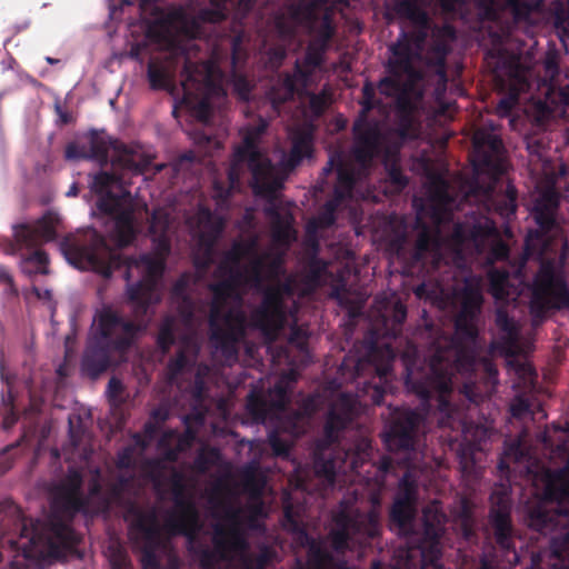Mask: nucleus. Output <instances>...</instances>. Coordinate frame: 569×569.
I'll use <instances>...</instances> for the list:
<instances>
[{
  "instance_id": "28",
  "label": "nucleus",
  "mask_w": 569,
  "mask_h": 569,
  "mask_svg": "<svg viewBox=\"0 0 569 569\" xmlns=\"http://www.w3.org/2000/svg\"><path fill=\"white\" fill-rule=\"evenodd\" d=\"M418 79L383 77L375 88L381 96L395 99L396 113L413 114L416 103L411 99V93Z\"/></svg>"
},
{
  "instance_id": "35",
  "label": "nucleus",
  "mask_w": 569,
  "mask_h": 569,
  "mask_svg": "<svg viewBox=\"0 0 569 569\" xmlns=\"http://www.w3.org/2000/svg\"><path fill=\"white\" fill-rule=\"evenodd\" d=\"M313 152V136L308 130H296L291 134V148L284 153L281 163L286 171L295 170L303 159L310 158Z\"/></svg>"
},
{
  "instance_id": "46",
  "label": "nucleus",
  "mask_w": 569,
  "mask_h": 569,
  "mask_svg": "<svg viewBox=\"0 0 569 569\" xmlns=\"http://www.w3.org/2000/svg\"><path fill=\"white\" fill-rule=\"evenodd\" d=\"M326 451L315 448L313 468L318 477L333 483L336 480V461L332 458H327Z\"/></svg>"
},
{
  "instance_id": "19",
  "label": "nucleus",
  "mask_w": 569,
  "mask_h": 569,
  "mask_svg": "<svg viewBox=\"0 0 569 569\" xmlns=\"http://www.w3.org/2000/svg\"><path fill=\"white\" fill-rule=\"evenodd\" d=\"M396 359V351L390 345H372L363 361L375 372L378 382L366 383V392L370 396L371 402L380 406L385 395L391 388L392 366Z\"/></svg>"
},
{
  "instance_id": "61",
  "label": "nucleus",
  "mask_w": 569,
  "mask_h": 569,
  "mask_svg": "<svg viewBox=\"0 0 569 569\" xmlns=\"http://www.w3.org/2000/svg\"><path fill=\"white\" fill-rule=\"evenodd\" d=\"M274 283L264 288L263 292H270V290L276 293L279 298V305H283V296H291L293 293V281L291 278L286 279L284 281L272 280Z\"/></svg>"
},
{
  "instance_id": "15",
  "label": "nucleus",
  "mask_w": 569,
  "mask_h": 569,
  "mask_svg": "<svg viewBox=\"0 0 569 569\" xmlns=\"http://www.w3.org/2000/svg\"><path fill=\"white\" fill-rule=\"evenodd\" d=\"M183 69L181 70V87L184 100L201 94L217 99H224L227 91L222 83L223 73L211 60L192 61L182 54Z\"/></svg>"
},
{
  "instance_id": "60",
  "label": "nucleus",
  "mask_w": 569,
  "mask_h": 569,
  "mask_svg": "<svg viewBox=\"0 0 569 569\" xmlns=\"http://www.w3.org/2000/svg\"><path fill=\"white\" fill-rule=\"evenodd\" d=\"M268 443L274 456L286 457L289 455L290 445L283 439L278 430H271L268 435Z\"/></svg>"
},
{
  "instance_id": "27",
  "label": "nucleus",
  "mask_w": 569,
  "mask_h": 569,
  "mask_svg": "<svg viewBox=\"0 0 569 569\" xmlns=\"http://www.w3.org/2000/svg\"><path fill=\"white\" fill-rule=\"evenodd\" d=\"M393 11L400 18L409 20L413 26L411 31H402L400 34H405L416 50L422 49L430 30V19L427 12L419 7L416 0H397L393 4Z\"/></svg>"
},
{
  "instance_id": "8",
  "label": "nucleus",
  "mask_w": 569,
  "mask_h": 569,
  "mask_svg": "<svg viewBox=\"0 0 569 569\" xmlns=\"http://www.w3.org/2000/svg\"><path fill=\"white\" fill-rule=\"evenodd\" d=\"M559 206V196L553 190L542 192L535 200L530 214L536 227L529 229L525 238V251L528 256L542 259L567 244Z\"/></svg>"
},
{
  "instance_id": "7",
  "label": "nucleus",
  "mask_w": 569,
  "mask_h": 569,
  "mask_svg": "<svg viewBox=\"0 0 569 569\" xmlns=\"http://www.w3.org/2000/svg\"><path fill=\"white\" fill-rule=\"evenodd\" d=\"M268 126L269 122L259 117L257 123L243 129L242 142L234 149L233 164L248 167L254 194L274 198L276 192L283 188L286 177L260 149L261 138Z\"/></svg>"
},
{
  "instance_id": "45",
  "label": "nucleus",
  "mask_w": 569,
  "mask_h": 569,
  "mask_svg": "<svg viewBox=\"0 0 569 569\" xmlns=\"http://www.w3.org/2000/svg\"><path fill=\"white\" fill-rule=\"evenodd\" d=\"M317 9V0H300L288 6V13L295 22L302 23L315 20Z\"/></svg>"
},
{
  "instance_id": "21",
  "label": "nucleus",
  "mask_w": 569,
  "mask_h": 569,
  "mask_svg": "<svg viewBox=\"0 0 569 569\" xmlns=\"http://www.w3.org/2000/svg\"><path fill=\"white\" fill-rule=\"evenodd\" d=\"M289 388L284 379L278 380L267 392L252 389L247 396L246 410L253 422L264 421L277 413L282 412L289 402Z\"/></svg>"
},
{
  "instance_id": "52",
  "label": "nucleus",
  "mask_w": 569,
  "mask_h": 569,
  "mask_svg": "<svg viewBox=\"0 0 569 569\" xmlns=\"http://www.w3.org/2000/svg\"><path fill=\"white\" fill-rule=\"evenodd\" d=\"M395 133L402 140H410L417 137L413 114L396 113Z\"/></svg>"
},
{
  "instance_id": "40",
  "label": "nucleus",
  "mask_w": 569,
  "mask_h": 569,
  "mask_svg": "<svg viewBox=\"0 0 569 569\" xmlns=\"http://www.w3.org/2000/svg\"><path fill=\"white\" fill-rule=\"evenodd\" d=\"M518 190L508 181L503 191L497 192L490 199L493 211L502 219L509 220L516 216L518 209Z\"/></svg>"
},
{
  "instance_id": "63",
  "label": "nucleus",
  "mask_w": 569,
  "mask_h": 569,
  "mask_svg": "<svg viewBox=\"0 0 569 569\" xmlns=\"http://www.w3.org/2000/svg\"><path fill=\"white\" fill-rule=\"evenodd\" d=\"M545 78H547L551 86L556 82L560 73L558 56L556 52L549 51L543 60Z\"/></svg>"
},
{
  "instance_id": "18",
  "label": "nucleus",
  "mask_w": 569,
  "mask_h": 569,
  "mask_svg": "<svg viewBox=\"0 0 569 569\" xmlns=\"http://www.w3.org/2000/svg\"><path fill=\"white\" fill-rule=\"evenodd\" d=\"M425 417L410 408H397L385 431V443L389 451H410L415 449L417 432Z\"/></svg>"
},
{
  "instance_id": "17",
  "label": "nucleus",
  "mask_w": 569,
  "mask_h": 569,
  "mask_svg": "<svg viewBox=\"0 0 569 569\" xmlns=\"http://www.w3.org/2000/svg\"><path fill=\"white\" fill-rule=\"evenodd\" d=\"M174 510L164 522V529L170 536H184L192 541L200 530L199 513L196 505L186 497L183 476L174 471L170 479Z\"/></svg>"
},
{
  "instance_id": "58",
  "label": "nucleus",
  "mask_w": 569,
  "mask_h": 569,
  "mask_svg": "<svg viewBox=\"0 0 569 569\" xmlns=\"http://www.w3.org/2000/svg\"><path fill=\"white\" fill-rule=\"evenodd\" d=\"M327 48L318 43H310L307 48L303 64L311 69L320 67L323 62V56Z\"/></svg>"
},
{
  "instance_id": "64",
  "label": "nucleus",
  "mask_w": 569,
  "mask_h": 569,
  "mask_svg": "<svg viewBox=\"0 0 569 569\" xmlns=\"http://www.w3.org/2000/svg\"><path fill=\"white\" fill-rule=\"evenodd\" d=\"M178 313L181 317L184 325L190 326L194 321V302L191 297H184L178 299Z\"/></svg>"
},
{
  "instance_id": "32",
  "label": "nucleus",
  "mask_w": 569,
  "mask_h": 569,
  "mask_svg": "<svg viewBox=\"0 0 569 569\" xmlns=\"http://www.w3.org/2000/svg\"><path fill=\"white\" fill-rule=\"evenodd\" d=\"M483 17L490 21H498L505 11H510L515 21H525L529 18L532 6L526 0H476Z\"/></svg>"
},
{
  "instance_id": "57",
  "label": "nucleus",
  "mask_w": 569,
  "mask_h": 569,
  "mask_svg": "<svg viewBox=\"0 0 569 569\" xmlns=\"http://www.w3.org/2000/svg\"><path fill=\"white\" fill-rule=\"evenodd\" d=\"M330 410L336 411L339 416L347 417L348 421L351 422L356 412V401L351 396L343 393Z\"/></svg>"
},
{
  "instance_id": "62",
  "label": "nucleus",
  "mask_w": 569,
  "mask_h": 569,
  "mask_svg": "<svg viewBox=\"0 0 569 569\" xmlns=\"http://www.w3.org/2000/svg\"><path fill=\"white\" fill-rule=\"evenodd\" d=\"M231 64L237 68L247 58V52L243 48V33L240 32L231 39Z\"/></svg>"
},
{
  "instance_id": "22",
  "label": "nucleus",
  "mask_w": 569,
  "mask_h": 569,
  "mask_svg": "<svg viewBox=\"0 0 569 569\" xmlns=\"http://www.w3.org/2000/svg\"><path fill=\"white\" fill-rule=\"evenodd\" d=\"M475 166L487 172L505 171V146L500 136L487 128H479L472 136Z\"/></svg>"
},
{
  "instance_id": "30",
  "label": "nucleus",
  "mask_w": 569,
  "mask_h": 569,
  "mask_svg": "<svg viewBox=\"0 0 569 569\" xmlns=\"http://www.w3.org/2000/svg\"><path fill=\"white\" fill-rule=\"evenodd\" d=\"M389 51L391 57L386 63L387 77L420 78L413 66L416 52L405 34H400L397 41L389 46Z\"/></svg>"
},
{
  "instance_id": "36",
  "label": "nucleus",
  "mask_w": 569,
  "mask_h": 569,
  "mask_svg": "<svg viewBox=\"0 0 569 569\" xmlns=\"http://www.w3.org/2000/svg\"><path fill=\"white\" fill-rule=\"evenodd\" d=\"M140 7L143 12L150 10V23L159 24L164 30L184 24L188 20V14L182 7L162 8L156 3H150V0H142Z\"/></svg>"
},
{
  "instance_id": "48",
  "label": "nucleus",
  "mask_w": 569,
  "mask_h": 569,
  "mask_svg": "<svg viewBox=\"0 0 569 569\" xmlns=\"http://www.w3.org/2000/svg\"><path fill=\"white\" fill-rule=\"evenodd\" d=\"M496 326L501 332V339L508 343H513L518 339V328L513 319L503 309L496 312Z\"/></svg>"
},
{
  "instance_id": "2",
  "label": "nucleus",
  "mask_w": 569,
  "mask_h": 569,
  "mask_svg": "<svg viewBox=\"0 0 569 569\" xmlns=\"http://www.w3.org/2000/svg\"><path fill=\"white\" fill-rule=\"evenodd\" d=\"M168 226L169 219L163 210H153L150 231L159 234L152 240V252L138 257L123 256L118 249L111 248L104 236L96 230L90 234L89 244L82 246L64 238L60 242V249L74 267L90 269L104 278H110L116 270L124 268L128 301L137 317H144L149 308L160 300L157 288L171 251L170 240L164 234Z\"/></svg>"
},
{
  "instance_id": "31",
  "label": "nucleus",
  "mask_w": 569,
  "mask_h": 569,
  "mask_svg": "<svg viewBox=\"0 0 569 569\" xmlns=\"http://www.w3.org/2000/svg\"><path fill=\"white\" fill-rule=\"evenodd\" d=\"M244 273L247 282L261 288L264 280H279L286 274L284 257L282 253L254 257Z\"/></svg>"
},
{
  "instance_id": "44",
  "label": "nucleus",
  "mask_w": 569,
  "mask_h": 569,
  "mask_svg": "<svg viewBox=\"0 0 569 569\" xmlns=\"http://www.w3.org/2000/svg\"><path fill=\"white\" fill-rule=\"evenodd\" d=\"M189 347L190 341L186 339L182 346L178 349L176 356L168 361L166 367V377L169 383L176 382L184 369L191 366V361L188 356Z\"/></svg>"
},
{
  "instance_id": "23",
  "label": "nucleus",
  "mask_w": 569,
  "mask_h": 569,
  "mask_svg": "<svg viewBox=\"0 0 569 569\" xmlns=\"http://www.w3.org/2000/svg\"><path fill=\"white\" fill-rule=\"evenodd\" d=\"M482 303L483 296L480 289L466 286L461 293L460 309L455 319L456 338L461 342H476Z\"/></svg>"
},
{
  "instance_id": "39",
  "label": "nucleus",
  "mask_w": 569,
  "mask_h": 569,
  "mask_svg": "<svg viewBox=\"0 0 569 569\" xmlns=\"http://www.w3.org/2000/svg\"><path fill=\"white\" fill-rule=\"evenodd\" d=\"M350 423L347 417L329 410L323 426V435L316 441L318 450H329L332 445L339 442L340 432Z\"/></svg>"
},
{
  "instance_id": "16",
  "label": "nucleus",
  "mask_w": 569,
  "mask_h": 569,
  "mask_svg": "<svg viewBox=\"0 0 569 569\" xmlns=\"http://www.w3.org/2000/svg\"><path fill=\"white\" fill-rule=\"evenodd\" d=\"M283 528L293 535V541L307 549L306 569H330L335 558L322 539L310 536L299 509L287 502L283 507Z\"/></svg>"
},
{
  "instance_id": "12",
  "label": "nucleus",
  "mask_w": 569,
  "mask_h": 569,
  "mask_svg": "<svg viewBox=\"0 0 569 569\" xmlns=\"http://www.w3.org/2000/svg\"><path fill=\"white\" fill-rule=\"evenodd\" d=\"M88 157L101 167L109 161L113 169L143 174L152 164L153 157L141 149L128 146L112 137L92 131L89 137Z\"/></svg>"
},
{
  "instance_id": "54",
  "label": "nucleus",
  "mask_w": 569,
  "mask_h": 569,
  "mask_svg": "<svg viewBox=\"0 0 569 569\" xmlns=\"http://www.w3.org/2000/svg\"><path fill=\"white\" fill-rule=\"evenodd\" d=\"M221 459V452L218 448L209 447L200 450L194 459V466L197 470L204 472L209 468L219 463Z\"/></svg>"
},
{
  "instance_id": "53",
  "label": "nucleus",
  "mask_w": 569,
  "mask_h": 569,
  "mask_svg": "<svg viewBox=\"0 0 569 569\" xmlns=\"http://www.w3.org/2000/svg\"><path fill=\"white\" fill-rule=\"evenodd\" d=\"M124 391V386L120 379L112 377L109 380L106 393L112 408L119 409L127 402Z\"/></svg>"
},
{
  "instance_id": "26",
  "label": "nucleus",
  "mask_w": 569,
  "mask_h": 569,
  "mask_svg": "<svg viewBox=\"0 0 569 569\" xmlns=\"http://www.w3.org/2000/svg\"><path fill=\"white\" fill-rule=\"evenodd\" d=\"M130 482L131 478L123 475H119L114 480L107 482L104 493L100 498V503L98 508H94V515H107L114 506L124 508L123 519L129 522L131 540L137 542L138 538H140L139 532L131 530V523L136 518L128 513V508L131 503H134L139 508L141 507L134 500L124 498L126 490L130 486Z\"/></svg>"
},
{
  "instance_id": "20",
  "label": "nucleus",
  "mask_w": 569,
  "mask_h": 569,
  "mask_svg": "<svg viewBox=\"0 0 569 569\" xmlns=\"http://www.w3.org/2000/svg\"><path fill=\"white\" fill-rule=\"evenodd\" d=\"M568 292L565 282L557 278L550 263H542L533 280L531 311L543 313L557 303H566Z\"/></svg>"
},
{
  "instance_id": "50",
  "label": "nucleus",
  "mask_w": 569,
  "mask_h": 569,
  "mask_svg": "<svg viewBox=\"0 0 569 569\" xmlns=\"http://www.w3.org/2000/svg\"><path fill=\"white\" fill-rule=\"evenodd\" d=\"M387 180L389 188L393 193L402 192L409 183L408 177L402 172L401 168L396 161L387 164Z\"/></svg>"
},
{
  "instance_id": "59",
  "label": "nucleus",
  "mask_w": 569,
  "mask_h": 569,
  "mask_svg": "<svg viewBox=\"0 0 569 569\" xmlns=\"http://www.w3.org/2000/svg\"><path fill=\"white\" fill-rule=\"evenodd\" d=\"M491 291L496 297L505 293V288L509 281V272L505 270H492L489 273Z\"/></svg>"
},
{
  "instance_id": "47",
  "label": "nucleus",
  "mask_w": 569,
  "mask_h": 569,
  "mask_svg": "<svg viewBox=\"0 0 569 569\" xmlns=\"http://www.w3.org/2000/svg\"><path fill=\"white\" fill-rule=\"evenodd\" d=\"M249 246L243 244L241 242H234L231 250L226 252L223 260L220 262L218 267V272L220 274L229 273V268L239 269V264L241 259L249 253Z\"/></svg>"
},
{
  "instance_id": "29",
  "label": "nucleus",
  "mask_w": 569,
  "mask_h": 569,
  "mask_svg": "<svg viewBox=\"0 0 569 569\" xmlns=\"http://www.w3.org/2000/svg\"><path fill=\"white\" fill-rule=\"evenodd\" d=\"M99 171L92 178L91 189L98 194L96 207L100 213L113 212L122 201V197L112 192V187L122 188L124 180L122 174L117 172Z\"/></svg>"
},
{
  "instance_id": "43",
  "label": "nucleus",
  "mask_w": 569,
  "mask_h": 569,
  "mask_svg": "<svg viewBox=\"0 0 569 569\" xmlns=\"http://www.w3.org/2000/svg\"><path fill=\"white\" fill-rule=\"evenodd\" d=\"M342 201L331 197L320 208L318 214L312 218L307 226L309 232H315L321 229L331 228L337 220V211L341 206Z\"/></svg>"
},
{
  "instance_id": "37",
  "label": "nucleus",
  "mask_w": 569,
  "mask_h": 569,
  "mask_svg": "<svg viewBox=\"0 0 569 569\" xmlns=\"http://www.w3.org/2000/svg\"><path fill=\"white\" fill-rule=\"evenodd\" d=\"M333 166H336L337 171V183L333 188L332 197L343 202L352 196V191L357 181L355 170L351 167L345 164L340 159L336 160L331 158L328 167H326L323 171H331Z\"/></svg>"
},
{
  "instance_id": "5",
  "label": "nucleus",
  "mask_w": 569,
  "mask_h": 569,
  "mask_svg": "<svg viewBox=\"0 0 569 569\" xmlns=\"http://www.w3.org/2000/svg\"><path fill=\"white\" fill-rule=\"evenodd\" d=\"M526 522L542 536L551 535L553 557L569 560V480L550 477L542 499L527 508Z\"/></svg>"
},
{
  "instance_id": "4",
  "label": "nucleus",
  "mask_w": 569,
  "mask_h": 569,
  "mask_svg": "<svg viewBox=\"0 0 569 569\" xmlns=\"http://www.w3.org/2000/svg\"><path fill=\"white\" fill-rule=\"evenodd\" d=\"M226 278L209 286L212 301L209 312L210 341L226 358H237L238 345L246 337L248 319L241 309L223 311L229 299L236 293L247 276L237 268H229Z\"/></svg>"
},
{
  "instance_id": "10",
  "label": "nucleus",
  "mask_w": 569,
  "mask_h": 569,
  "mask_svg": "<svg viewBox=\"0 0 569 569\" xmlns=\"http://www.w3.org/2000/svg\"><path fill=\"white\" fill-rule=\"evenodd\" d=\"M224 516L229 526L217 523L213 527V548L198 541H188V550L198 559L201 569H218L220 561L231 560L237 552L248 549V542L240 529V509L226 506Z\"/></svg>"
},
{
  "instance_id": "38",
  "label": "nucleus",
  "mask_w": 569,
  "mask_h": 569,
  "mask_svg": "<svg viewBox=\"0 0 569 569\" xmlns=\"http://www.w3.org/2000/svg\"><path fill=\"white\" fill-rule=\"evenodd\" d=\"M491 232V228L483 223H456L451 233L452 242L458 247L472 244L479 247Z\"/></svg>"
},
{
  "instance_id": "9",
  "label": "nucleus",
  "mask_w": 569,
  "mask_h": 569,
  "mask_svg": "<svg viewBox=\"0 0 569 569\" xmlns=\"http://www.w3.org/2000/svg\"><path fill=\"white\" fill-rule=\"evenodd\" d=\"M380 533V518L376 510L362 511L342 500L332 513V527L328 539L335 552L345 555L353 546L370 543Z\"/></svg>"
},
{
  "instance_id": "13",
  "label": "nucleus",
  "mask_w": 569,
  "mask_h": 569,
  "mask_svg": "<svg viewBox=\"0 0 569 569\" xmlns=\"http://www.w3.org/2000/svg\"><path fill=\"white\" fill-rule=\"evenodd\" d=\"M360 104L361 111L352 126L353 147L351 152L356 162L366 167L378 154L382 140L379 122L368 119V113L371 110L382 106V101L376 97V88L370 81H366L362 87Z\"/></svg>"
},
{
  "instance_id": "24",
  "label": "nucleus",
  "mask_w": 569,
  "mask_h": 569,
  "mask_svg": "<svg viewBox=\"0 0 569 569\" xmlns=\"http://www.w3.org/2000/svg\"><path fill=\"white\" fill-rule=\"evenodd\" d=\"M490 499L489 523L493 529L495 540L502 550H515L511 500L505 492H493Z\"/></svg>"
},
{
  "instance_id": "33",
  "label": "nucleus",
  "mask_w": 569,
  "mask_h": 569,
  "mask_svg": "<svg viewBox=\"0 0 569 569\" xmlns=\"http://www.w3.org/2000/svg\"><path fill=\"white\" fill-rule=\"evenodd\" d=\"M113 220L112 237L119 249L128 247L137 238V226L134 209L131 206L124 207L122 201L120 206L110 213H104Z\"/></svg>"
},
{
  "instance_id": "49",
  "label": "nucleus",
  "mask_w": 569,
  "mask_h": 569,
  "mask_svg": "<svg viewBox=\"0 0 569 569\" xmlns=\"http://www.w3.org/2000/svg\"><path fill=\"white\" fill-rule=\"evenodd\" d=\"M176 342L174 321L171 317L162 319L157 335V346L162 353H168Z\"/></svg>"
},
{
  "instance_id": "42",
  "label": "nucleus",
  "mask_w": 569,
  "mask_h": 569,
  "mask_svg": "<svg viewBox=\"0 0 569 569\" xmlns=\"http://www.w3.org/2000/svg\"><path fill=\"white\" fill-rule=\"evenodd\" d=\"M297 92L295 76L286 72L279 77L278 81L270 88L268 97L273 109L278 110L281 104L293 99Z\"/></svg>"
},
{
  "instance_id": "11",
  "label": "nucleus",
  "mask_w": 569,
  "mask_h": 569,
  "mask_svg": "<svg viewBox=\"0 0 569 569\" xmlns=\"http://www.w3.org/2000/svg\"><path fill=\"white\" fill-rule=\"evenodd\" d=\"M59 222L58 213L49 210L33 223L14 226L12 247L21 253L24 268L32 267L30 272H49V256L41 247L56 240Z\"/></svg>"
},
{
  "instance_id": "56",
  "label": "nucleus",
  "mask_w": 569,
  "mask_h": 569,
  "mask_svg": "<svg viewBox=\"0 0 569 569\" xmlns=\"http://www.w3.org/2000/svg\"><path fill=\"white\" fill-rule=\"evenodd\" d=\"M480 450V441H471L466 448H462L459 458L460 466L463 473H471L475 468L476 461L473 457V452Z\"/></svg>"
},
{
  "instance_id": "3",
  "label": "nucleus",
  "mask_w": 569,
  "mask_h": 569,
  "mask_svg": "<svg viewBox=\"0 0 569 569\" xmlns=\"http://www.w3.org/2000/svg\"><path fill=\"white\" fill-rule=\"evenodd\" d=\"M97 323L89 337L81 359V369L96 379L107 371L116 357L124 356L132 347L140 331L139 325L126 319L110 306L102 307L94 317Z\"/></svg>"
},
{
  "instance_id": "14",
  "label": "nucleus",
  "mask_w": 569,
  "mask_h": 569,
  "mask_svg": "<svg viewBox=\"0 0 569 569\" xmlns=\"http://www.w3.org/2000/svg\"><path fill=\"white\" fill-rule=\"evenodd\" d=\"M416 229L418 232L411 248H408L406 234L397 237L390 243V249L402 261L405 271L410 274L423 271L429 260L432 267H437L441 259L439 230L430 228L420 219L416 222Z\"/></svg>"
},
{
  "instance_id": "1",
  "label": "nucleus",
  "mask_w": 569,
  "mask_h": 569,
  "mask_svg": "<svg viewBox=\"0 0 569 569\" xmlns=\"http://www.w3.org/2000/svg\"><path fill=\"white\" fill-rule=\"evenodd\" d=\"M99 469L83 492L82 472L68 468L67 473L51 490L50 515L46 522L28 518L11 500L0 502V561L2 552H12L9 569H40L46 558L59 559L72 551L80 536L72 527L77 515L96 516L104 490Z\"/></svg>"
},
{
  "instance_id": "41",
  "label": "nucleus",
  "mask_w": 569,
  "mask_h": 569,
  "mask_svg": "<svg viewBox=\"0 0 569 569\" xmlns=\"http://www.w3.org/2000/svg\"><path fill=\"white\" fill-rule=\"evenodd\" d=\"M449 184L440 174L430 177L429 200L432 203V217L440 221L442 207L449 203L450 196L448 192Z\"/></svg>"
},
{
  "instance_id": "6",
  "label": "nucleus",
  "mask_w": 569,
  "mask_h": 569,
  "mask_svg": "<svg viewBox=\"0 0 569 569\" xmlns=\"http://www.w3.org/2000/svg\"><path fill=\"white\" fill-rule=\"evenodd\" d=\"M457 342L459 346L453 361L446 360L440 352H437L425 370L415 371L411 352H406L403 360L407 389L426 401L438 393L440 405L448 406L446 397L453 390L455 372H471L475 369L473 352L462 346L467 342H461L458 339ZM412 356H416V349L412 350Z\"/></svg>"
},
{
  "instance_id": "25",
  "label": "nucleus",
  "mask_w": 569,
  "mask_h": 569,
  "mask_svg": "<svg viewBox=\"0 0 569 569\" xmlns=\"http://www.w3.org/2000/svg\"><path fill=\"white\" fill-rule=\"evenodd\" d=\"M286 322L284 306L271 290L263 292L262 300L250 315V327L258 329L268 339H274Z\"/></svg>"
},
{
  "instance_id": "55",
  "label": "nucleus",
  "mask_w": 569,
  "mask_h": 569,
  "mask_svg": "<svg viewBox=\"0 0 569 569\" xmlns=\"http://www.w3.org/2000/svg\"><path fill=\"white\" fill-rule=\"evenodd\" d=\"M241 552V565L243 569H264L270 561V550L263 548L258 553Z\"/></svg>"
},
{
  "instance_id": "34",
  "label": "nucleus",
  "mask_w": 569,
  "mask_h": 569,
  "mask_svg": "<svg viewBox=\"0 0 569 569\" xmlns=\"http://www.w3.org/2000/svg\"><path fill=\"white\" fill-rule=\"evenodd\" d=\"M179 54L174 62L171 60L164 62L150 61L148 64V80L150 87L154 90L172 91L176 88V69L181 62L183 64L182 54L189 57L184 48H178Z\"/></svg>"
},
{
  "instance_id": "51",
  "label": "nucleus",
  "mask_w": 569,
  "mask_h": 569,
  "mask_svg": "<svg viewBox=\"0 0 569 569\" xmlns=\"http://www.w3.org/2000/svg\"><path fill=\"white\" fill-rule=\"evenodd\" d=\"M395 501H400L405 505L416 506L417 503V485L416 481L406 473L400 482Z\"/></svg>"
}]
</instances>
